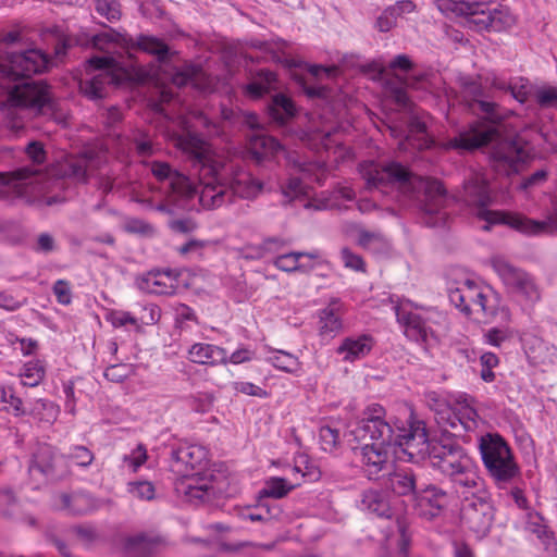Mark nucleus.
<instances>
[{
	"instance_id": "obj_1",
	"label": "nucleus",
	"mask_w": 557,
	"mask_h": 557,
	"mask_svg": "<svg viewBox=\"0 0 557 557\" xmlns=\"http://www.w3.org/2000/svg\"><path fill=\"white\" fill-rule=\"evenodd\" d=\"M352 434L362 443L354 450L370 480L380 479L391 469L392 445L401 447L410 459L424 458L425 451L430 448L422 421L411 424L409 430L397 428L396 432L386 419V410L379 404H371L363 410Z\"/></svg>"
},
{
	"instance_id": "obj_2",
	"label": "nucleus",
	"mask_w": 557,
	"mask_h": 557,
	"mask_svg": "<svg viewBox=\"0 0 557 557\" xmlns=\"http://www.w3.org/2000/svg\"><path fill=\"white\" fill-rule=\"evenodd\" d=\"M178 145L188 156L199 180V201L205 209H216L233 201L234 196L255 199L263 184L238 165L226 162L212 146L196 134L181 136Z\"/></svg>"
},
{
	"instance_id": "obj_3",
	"label": "nucleus",
	"mask_w": 557,
	"mask_h": 557,
	"mask_svg": "<svg viewBox=\"0 0 557 557\" xmlns=\"http://www.w3.org/2000/svg\"><path fill=\"white\" fill-rule=\"evenodd\" d=\"M359 172L368 189L397 187L401 193L409 194L419 202L428 225L437 226L445 223L444 208L447 202V191L441 181L413 175L396 161L363 162L359 165Z\"/></svg>"
},
{
	"instance_id": "obj_4",
	"label": "nucleus",
	"mask_w": 557,
	"mask_h": 557,
	"mask_svg": "<svg viewBox=\"0 0 557 557\" xmlns=\"http://www.w3.org/2000/svg\"><path fill=\"white\" fill-rule=\"evenodd\" d=\"M499 136L495 125L487 122H475L468 129L451 138L448 146L459 150H474L496 141L492 151L494 166L507 175L518 173L530 159L529 148L519 137L499 140Z\"/></svg>"
},
{
	"instance_id": "obj_5",
	"label": "nucleus",
	"mask_w": 557,
	"mask_h": 557,
	"mask_svg": "<svg viewBox=\"0 0 557 557\" xmlns=\"http://www.w3.org/2000/svg\"><path fill=\"white\" fill-rule=\"evenodd\" d=\"M430 466L448 478L456 493L473 497L488 491L484 479L473 459L459 445L443 442H430L425 451Z\"/></svg>"
},
{
	"instance_id": "obj_6",
	"label": "nucleus",
	"mask_w": 557,
	"mask_h": 557,
	"mask_svg": "<svg viewBox=\"0 0 557 557\" xmlns=\"http://www.w3.org/2000/svg\"><path fill=\"white\" fill-rule=\"evenodd\" d=\"M462 199L468 205L478 207V218L487 223L483 226L485 231H488L491 225L503 224L527 235H537L549 226L547 221H536L520 213L487 209L492 197L487 181L480 174H472L465 181Z\"/></svg>"
},
{
	"instance_id": "obj_7",
	"label": "nucleus",
	"mask_w": 557,
	"mask_h": 557,
	"mask_svg": "<svg viewBox=\"0 0 557 557\" xmlns=\"http://www.w3.org/2000/svg\"><path fill=\"white\" fill-rule=\"evenodd\" d=\"M50 100L49 87L42 81L14 86L1 108L7 128L17 135L25 128L26 122L39 114Z\"/></svg>"
},
{
	"instance_id": "obj_8",
	"label": "nucleus",
	"mask_w": 557,
	"mask_h": 557,
	"mask_svg": "<svg viewBox=\"0 0 557 557\" xmlns=\"http://www.w3.org/2000/svg\"><path fill=\"white\" fill-rule=\"evenodd\" d=\"M448 297L449 301L467 315L481 312L488 320L499 318L504 323L511 320L509 309L499 305L497 296L473 280L466 278L459 282L458 286L449 287Z\"/></svg>"
},
{
	"instance_id": "obj_9",
	"label": "nucleus",
	"mask_w": 557,
	"mask_h": 557,
	"mask_svg": "<svg viewBox=\"0 0 557 557\" xmlns=\"http://www.w3.org/2000/svg\"><path fill=\"white\" fill-rule=\"evenodd\" d=\"M483 466L498 488H506L520 476V468L508 443L497 433H486L479 438Z\"/></svg>"
},
{
	"instance_id": "obj_10",
	"label": "nucleus",
	"mask_w": 557,
	"mask_h": 557,
	"mask_svg": "<svg viewBox=\"0 0 557 557\" xmlns=\"http://www.w3.org/2000/svg\"><path fill=\"white\" fill-rule=\"evenodd\" d=\"M460 11L469 28L476 32H503L515 24L509 9L493 2L462 1Z\"/></svg>"
},
{
	"instance_id": "obj_11",
	"label": "nucleus",
	"mask_w": 557,
	"mask_h": 557,
	"mask_svg": "<svg viewBox=\"0 0 557 557\" xmlns=\"http://www.w3.org/2000/svg\"><path fill=\"white\" fill-rule=\"evenodd\" d=\"M97 70L99 73L89 79L81 81L82 94L90 100L102 99L108 94L110 85H119L121 79L114 73L115 61L111 57H92L87 61V71Z\"/></svg>"
},
{
	"instance_id": "obj_12",
	"label": "nucleus",
	"mask_w": 557,
	"mask_h": 557,
	"mask_svg": "<svg viewBox=\"0 0 557 557\" xmlns=\"http://www.w3.org/2000/svg\"><path fill=\"white\" fill-rule=\"evenodd\" d=\"M491 263L510 293L531 302L541 298L539 287L529 273L513 267L502 257H493Z\"/></svg>"
},
{
	"instance_id": "obj_13",
	"label": "nucleus",
	"mask_w": 557,
	"mask_h": 557,
	"mask_svg": "<svg viewBox=\"0 0 557 557\" xmlns=\"http://www.w3.org/2000/svg\"><path fill=\"white\" fill-rule=\"evenodd\" d=\"M495 508L488 491L473 497H466L461 519L463 523L479 536L486 535L493 524Z\"/></svg>"
},
{
	"instance_id": "obj_14",
	"label": "nucleus",
	"mask_w": 557,
	"mask_h": 557,
	"mask_svg": "<svg viewBox=\"0 0 557 557\" xmlns=\"http://www.w3.org/2000/svg\"><path fill=\"white\" fill-rule=\"evenodd\" d=\"M395 312L407 338L422 344H429L435 339L433 324L437 322L436 318H440L438 312L430 309L421 312L409 311L403 305L396 306Z\"/></svg>"
},
{
	"instance_id": "obj_15",
	"label": "nucleus",
	"mask_w": 557,
	"mask_h": 557,
	"mask_svg": "<svg viewBox=\"0 0 557 557\" xmlns=\"http://www.w3.org/2000/svg\"><path fill=\"white\" fill-rule=\"evenodd\" d=\"M208 465V451L199 445L181 444L171 451V471L177 476H186L195 471L205 470Z\"/></svg>"
},
{
	"instance_id": "obj_16",
	"label": "nucleus",
	"mask_w": 557,
	"mask_h": 557,
	"mask_svg": "<svg viewBox=\"0 0 557 557\" xmlns=\"http://www.w3.org/2000/svg\"><path fill=\"white\" fill-rule=\"evenodd\" d=\"M48 58L38 49H29L24 52H12L8 55V62L3 65V72L11 78H26L33 74L44 72L48 65Z\"/></svg>"
},
{
	"instance_id": "obj_17",
	"label": "nucleus",
	"mask_w": 557,
	"mask_h": 557,
	"mask_svg": "<svg viewBox=\"0 0 557 557\" xmlns=\"http://www.w3.org/2000/svg\"><path fill=\"white\" fill-rule=\"evenodd\" d=\"M29 471H38L51 480H60L70 474L64 457L57 454L49 444H38L33 453Z\"/></svg>"
},
{
	"instance_id": "obj_18",
	"label": "nucleus",
	"mask_w": 557,
	"mask_h": 557,
	"mask_svg": "<svg viewBox=\"0 0 557 557\" xmlns=\"http://www.w3.org/2000/svg\"><path fill=\"white\" fill-rule=\"evenodd\" d=\"M180 478L175 490L190 503H202L214 494L213 474L206 469Z\"/></svg>"
},
{
	"instance_id": "obj_19",
	"label": "nucleus",
	"mask_w": 557,
	"mask_h": 557,
	"mask_svg": "<svg viewBox=\"0 0 557 557\" xmlns=\"http://www.w3.org/2000/svg\"><path fill=\"white\" fill-rule=\"evenodd\" d=\"M150 170L153 176L160 181H168L171 190L173 194H176L182 197L190 198L196 194H199L200 186L199 184L196 186L190 180L173 170L169 163L161 161H152L150 163Z\"/></svg>"
},
{
	"instance_id": "obj_20",
	"label": "nucleus",
	"mask_w": 557,
	"mask_h": 557,
	"mask_svg": "<svg viewBox=\"0 0 557 557\" xmlns=\"http://www.w3.org/2000/svg\"><path fill=\"white\" fill-rule=\"evenodd\" d=\"M98 160L92 152L71 156L60 163V173L63 177L76 183H87L89 176L96 171Z\"/></svg>"
},
{
	"instance_id": "obj_21",
	"label": "nucleus",
	"mask_w": 557,
	"mask_h": 557,
	"mask_svg": "<svg viewBox=\"0 0 557 557\" xmlns=\"http://www.w3.org/2000/svg\"><path fill=\"white\" fill-rule=\"evenodd\" d=\"M140 290L154 295H172L178 287V280L170 270L150 271L137 280Z\"/></svg>"
},
{
	"instance_id": "obj_22",
	"label": "nucleus",
	"mask_w": 557,
	"mask_h": 557,
	"mask_svg": "<svg viewBox=\"0 0 557 557\" xmlns=\"http://www.w3.org/2000/svg\"><path fill=\"white\" fill-rule=\"evenodd\" d=\"M447 500L446 491L433 484L426 485L417 503L420 516L429 520L438 517L446 507Z\"/></svg>"
},
{
	"instance_id": "obj_23",
	"label": "nucleus",
	"mask_w": 557,
	"mask_h": 557,
	"mask_svg": "<svg viewBox=\"0 0 557 557\" xmlns=\"http://www.w3.org/2000/svg\"><path fill=\"white\" fill-rule=\"evenodd\" d=\"M431 407L435 413V421L443 432L459 435L462 432V422L459 419L456 405L453 407L436 396H431Z\"/></svg>"
},
{
	"instance_id": "obj_24",
	"label": "nucleus",
	"mask_w": 557,
	"mask_h": 557,
	"mask_svg": "<svg viewBox=\"0 0 557 557\" xmlns=\"http://www.w3.org/2000/svg\"><path fill=\"white\" fill-rule=\"evenodd\" d=\"M188 359L194 363L207 366L227 363V351L216 345L196 343L188 349Z\"/></svg>"
},
{
	"instance_id": "obj_25",
	"label": "nucleus",
	"mask_w": 557,
	"mask_h": 557,
	"mask_svg": "<svg viewBox=\"0 0 557 557\" xmlns=\"http://www.w3.org/2000/svg\"><path fill=\"white\" fill-rule=\"evenodd\" d=\"M38 174L39 171L34 166H22L8 173L0 172L1 196L4 197L8 189L21 193L24 186L32 184Z\"/></svg>"
},
{
	"instance_id": "obj_26",
	"label": "nucleus",
	"mask_w": 557,
	"mask_h": 557,
	"mask_svg": "<svg viewBox=\"0 0 557 557\" xmlns=\"http://www.w3.org/2000/svg\"><path fill=\"white\" fill-rule=\"evenodd\" d=\"M373 347V338L362 334L359 336H350L343 339L337 348V354L343 356L345 361L352 362L357 359L366 357Z\"/></svg>"
},
{
	"instance_id": "obj_27",
	"label": "nucleus",
	"mask_w": 557,
	"mask_h": 557,
	"mask_svg": "<svg viewBox=\"0 0 557 557\" xmlns=\"http://www.w3.org/2000/svg\"><path fill=\"white\" fill-rule=\"evenodd\" d=\"M320 253L317 250H312L309 252L298 251V252H288L284 255L277 256L273 260V264L281 271L284 272H295L301 271L306 272L312 268V265L301 263L300 260L302 258H308L310 260L318 259Z\"/></svg>"
},
{
	"instance_id": "obj_28",
	"label": "nucleus",
	"mask_w": 557,
	"mask_h": 557,
	"mask_svg": "<svg viewBox=\"0 0 557 557\" xmlns=\"http://www.w3.org/2000/svg\"><path fill=\"white\" fill-rule=\"evenodd\" d=\"M416 5L412 1H397L395 4L386 8L376 18L375 26L380 32L391 30L397 23V18L405 13H410Z\"/></svg>"
},
{
	"instance_id": "obj_29",
	"label": "nucleus",
	"mask_w": 557,
	"mask_h": 557,
	"mask_svg": "<svg viewBox=\"0 0 557 557\" xmlns=\"http://www.w3.org/2000/svg\"><path fill=\"white\" fill-rule=\"evenodd\" d=\"M361 507L379 517L391 518L392 508L387 496L377 490L364 491L361 498Z\"/></svg>"
},
{
	"instance_id": "obj_30",
	"label": "nucleus",
	"mask_w": 557,
	"mask_h": 557,
	"mask_svg": "<svg viewBox=\"0 0 557 557\" xmlns=\"http://www.w3.org/2000/svg\"><path fill=\"white\" fill-rule=\"evenodd\" d=\"M249 149L258 160H261L278 152L282 146L274 137L258 131L249 138Z\"/></svg>"
},
{
	"instance_id": "obj_31",
	"label": "nucleus",
	"mask_w": 557,
	"mask_h": 557,
	"mask_svg": "<svg viewBox=\"0 0 557 557\" xmlns=\"http://www.w3.org/2000/svg\"><path fill=\"white\" fill-rule=\"evenodd\" d=\"M62 508L67 510L72 515H86L96 509L94 498L84 493H77L73 495L62 494L60 496Z\"/></svg>"
},
{
	"instance_id": "obj_32",
	"label": "nucleus",
	"mask_w": 557,
	"mask_h": 557,
	"mask_svg": "<svg viewBox=\"0 0 557 557\" xmlns=\"http://www.w3.org/2000/svg\"><path fill=\"white\" fill-rule=\"evenodd\" d=\"M268 112L273 121L284 124L295 115L296 109L290 98L278 94L269 103Z\"/></svg>"
},
{
	"instance_id": "obj_33",
	"label": "nucleus",
	"mask_w": 557,
	"mask_h": 557,
	"mask_svg": "<svg viewBox=\"0 0 557 557\" xmlns=\"http://www.w3.org/2000/svg\"><path fill=\"white\" fill-rule=\"evenodd\" d=\"M335 305L336 301H333L320 311L319 331L325 338H333L342 330V320L334 308Z\"/></svg>"
},
{
	"instance_id": "obj_34",
	"label": "nucleus",
	"mask_w": 557,
	"mask_h": 557,
	"mask_svg": "<svg viewBox=\"0 0 557 557\" xmlns=\"http://www.w3.org/2000/svg\"><path fill=\"white\" fill-rule=\"evenodd\" d=\"M132 47H136L144 52L156 55L159 61H163L169 53L168 45L160 38L149 35H140L136 41H129Z\"/></svg>"
},
{
	"instance_id": "obj_35",
	"label": "nucleus",
	"mask_w": 557,
	"mask_h": 557,
	"mask_svg": "<svg viewBox=\"0 0 557 557\" xmlns=\"http://www.w3.org/2000/svg\"><path fill=\"white\" fill-rule=\"evenodd\" d=\"M387 486L397 495H409L416 491V476L409 470L389 473Z\"/></svg>"
},
{
	"instance_id": "obj_36",
	"label": "nucleus",
	"mask_w": 557,
	"mask_h": 557,
	"mask_svg": "<svg viewBox=\"0 0 557 557\" xmlns=\"http://www.w3.org/2000/svg\"><path fill=\"white\" fill-rule=\"evenodd\" d=\"M203 76V71L199 65L186 64L173 74L172 83L177 87L193 85L196 88H202Z\"/></svg>"
},
{
	"instance_id": "obj_37",
	"label": "nucleus",
	"mask_w": 557,
	"mask_h": 557,
	"mask_svg": "<svg viewBox=\"0 0 557 557\" xmlns=\"http://www.w3.org/2000/svg\"><path fill=\"white\" fill-rule=\"evenodd\" d=\"M462 91L471 100L476 101L479 103V107L482 112H484L488 115L494 114L495 109H496V103L482 100V98L484 97V90H483L481 83L473 81V79H466L462 83Z\"/></svg>"
},
{
	"instance_id": "obj_38",
	"label": "nucleus",
	"mask_w": 557,
	"mask_h": 557,
	"mask_svg": "<svg viewBox=\"0 0 557 557\" xmlns=\"http://www.w3.org/2000/svg\"><path fill=\"white\" fill-rule=\"evenodd\" d=\"M275 81L276 74L274 72L262 69L258 71L256 81L246 86V92L258 99L273 87Z\"/></svg>"
},
{
	"instance_id": "obj_39",
	"label": "nucleus",
	"mask_w": 557,
	"mask_h": 557,
	"mask_svg": "<svg viewBox=\"0 0 557 557\" xmlns=\"http://www.w3.org/2000/svg\"><path fill=\"white\" fill-rule=\"evenodd\" d=\"M267 360L276 369L287 373H296L301 367V363L296 356L284 350H271V355Z\"/></svg>"
},
{
	"instance_id": "obj_40",
	"label": "nucleus",
	"mask_w": 557,
	"mask_h": 557,
	"mask_svg": "<svg viewBox=\"0 0 557 557\" xmlns=\"http://www.w3.org/2000/svg\"><path fill=\"white\" fill-rule=\"evenodd\" d=\"M27 413L39 421L52 423L58 418L59 408L53 403L40 398L30 404Z\"/></svg>"
},
{
	"instance_id": "obj_41",
	"label": "nucleus",
	"mask_w": 557,
	"mask_h": 557,
	"mask_svg": "<svg viewBox=\"0 0 557 557\" xmlns=\"http://www.w3.org/2000/svg\"><path fill=\"white\" fill-rule=\"evenodd\" d=\"M459 419L462 422V432L472 431L478 425L479 414L475 408L469 403L466 396H460L456 400Z\"/></svg>"
},
{
	"instance_id": "obj_42",
	"label": "nucleus",
	"mask_w": 557,
	"mask_h": 557,
	"mask_svg": "<svg viewBox=\"0 0 557 557\" xmlns=\"http://www.w3.org/2000/svg\"><path fill=\"white\" fill-rule=\"evenodd\" d=\"M45 367L39 360H32L24 364L20 376L25 386L35 387L40 384L45 377Z\"/></svg>"
},
{
	"instance_id": "obj_43",
	"label": "nucleus",
	"mask_w": 557,
	"mask_h": 557,
	"mask_svg": "<svg viewBox=\"0 0 557 557\" xmlns=\"http://www.w3.org/2000/svg\"><path fill=\"white\" fill-rule=\"evenodd\" d=\"M63 457L66 463L67 461H71L82 468L89 467L95 459L94 453L84 445H74L70 447L69 453L63 455Z\"/></svg>"
},
{
	"instance_id": "obj_44",
	"label": "nucleus",
	"mask_w": 557,
	"mask_h": 557,
	"mask_svg": "<svg viewBox=\"0 0 557 557\" xmlns=\"http://www.w3.org/2000/svg\"><path fill=\"white\" fill-rule=\"evenodd\" d=\"M527 530L535 534L544 543L548 544L552 540V533L548 528L544 524L543 517L533 510H530L527 515Z\"/></svg>"
},
{
	"instance_id": "obj_45",
	"label": "nucleus",
	"mask_w": 557,
	"mask_h": 557,
	"mask_svg": "<svg viewBox=\"0 0 557 557\" xmlns=\"http://www.w3.org/2000/svg\"><path fill=\"white\" fill-rule=\"evenodd\" d=\"M96 12L109 22H116L122 16L119 0H94Z\"/></svg>"
},
{
	"instance_id": "obj_46",
	"label": "nucleus",
	"mask_w": 557,
	"mask_h": 557,
	"mask_svg": "<svg viewBox=\"0 0 557 557\" xmlns=\"http://www.w3.org/2000/svg\"><path fill=\"white\" fill-rule=\"evenodd\" d=\"M321 448L326 453H332L339 447L341 436L336 428L323 425L319 430Z\"/></svg>"
},
{
	"instance_id": "obj_47",
	"label": "nucleus",
	"mask_w": 557,
	"mask_h": 557,
	"mask_svg": "<svg viewBox=\"0 0 557 557\" xmlns=\"http://www.w3.org/2000/svg\"><path fill=\"white\" fill-rule=\"evenodd\" d=\"M293 486L283 478H271L265 482L262 494L268 497L282 498L288 494Z\"/></svg>"
},
{
	"instance_id": "obj_48",
	"label": "nucleus",
	"mask_w": 557,
	"mask_h": 557,
	"mask_svg": "<svg viewBox=\"0 0 557 557\" xmlns=\"http://www.w3.org/2000/svg\"><path fill=\"white\" fill-rule=\"evenodd\" d=\"M513 332L508 326L492 327L487 330L484 335V343L494 347H500L505 342L509 341Z\"/></svg>"
},
{
	"instance_id": "obj_49",
	"label": "nucleus",
	"mask_w": 557,
	"mask_h": 557,
	"mask_svg": "<svg viewBox=\"0 0 557 557\" xmlns=\"http://www.w3.org/2000/svg\"><path fill=\"white\" fill-rule=\"evenodd\" d=\"M148 459L147 448L144 444H138L128 455L123 457V462L136 472Z\"/></svg>"
},
{
	"instance_id": "obj_50",
	"label": "nucleus",
	"mask_w": 557,
	"mask_h": 557,
	"mask_svg": "<svg viewBox=\"0 0 557 557\" xmlns=\"http://www.w3.org/2000/svg\"><path fill=\"white\" fill-rule=\"evenodd\" d=\"M161 318L160 308L154 304H149L143 307L140 315L136 317L138 324L136 330L140 331L144 325H153L159 322Z\"/></svg>"
},
{
	"instance_id": "obj_51",
	"label": "nucleus",
	"mask_w": 557,
	"mask_h": 557,
	"mask_svg": "<svg viewBox=\"0 0 557 557\" xmlns=\"http://www.w3.org/2000/svg\"><path fill=\"white\" fill-rule=\"evenodd\" d=\"M104 319L115 329L125 326L127 324H132L136 327L138 324L136 317L132 315L131 312L123 310H110L106 313Z\"/></svg>"
},
{
	"instance_id": "obj_52",
	"label": "nucleus",
	"mask_w": 557,
	"mask_h": 557,
	"mask_svg": "<svg viewBox=\"0 0 557 557\" xmlns=\"http://www.w3.org/2000/svg\"><path fill=\"white\" fill-rule=\"evenodd\" d=\"M212 244L213 243L210 240L191 238L184 245L180 246L177 248V252L183 257L191 255L201 258L203 256V250Z\"/></svg>"
},
{
	"instance_id": "obj_53",
	"label": "nucleus",
	"mask_w": 557,
	"mask_h": 557,
	"mask_svg": "<svg viewBox=\"0 0 557 557\" xmlns=\"http://www.w3.org/2000/svg\"><path fill=\"white\" fill-rule=\"evenodd\" d=\"M129 494L140 500H151L154 497V486L151 482L139 481L128 483Z\"/></svg>"
},
{
	"instance_id": "obj_54",
	"label": "nucleus",
	"mask_w": 557,
	"mask_h": 557,
	"mask_svg": "<svg viewBox=\"0 0 557 557\" xmlns=\"http://www.w3.org/2000/svg\"><path fill=\"white\" fill-rule=\"evenodd\" d=\"M129 41H132L131 38L127 39L125 36L112 28H110L109 32L100 33L92 37L94 46L99 49H103V46L110 42L124 44L128 46Z\"/></svg>"
},
{
	"instance_id": "obj_55",
	"label": "nucleus",
	"mask_w": 557,
	"mask_h": 557,
	"mask_svg": "<svg viewBox=\"0 0 557 557\" xmlns=\"http://www.w3.org/2000/svg\"><path fill=\"white\" fill-rule=\"evenodd\" d=\"M1 400L9 405L8 410L12 411L14 416H24L27 413V410L23 406V400L14 394L12 388L2 389Z\"/></svg>"
},
{
	"instance_id": "obj_56",
	"label": "nucleus",
	"mask_w": 557,
	"mask_h": 557,
	"mask_svg": "<svg viewBox=\"0 0 557 557\" xmlns=\"http://www.w3.org/2000/svg\"><path fill=\"white\" fill-rule=\"evenodd\" d=\"M531 86L529 85L528 81L524 78H519L517 83H509V87L507 88V91H510L511 96L519 101L520 103H523L528 100L530 94H531Z\"/></svg>"
},
{
	"instance_id": "obj_57",
	"label": "nucleus",
	"mask_w": 557,
	"mask_h": 557,
	"mask_svg": "<svg viewBox=\"0 0 557 557\" xmlns=\"http://www.w3.org/2000/svg\"><path fill=\"white\" fill-rule=\"evenodd\" d=\"M341 257L346 268L351 269L354 271H366V264L363 259L359 255L354 253L349 248H342Z\"/></svg>"
},
{
	"instance_id": "obj_58",
	"label": "nucleus",
	"mask_w": 557,
	"mask_h": 557,
	"mask_svg": "<svg viewBox=\"0 0 557 557\" xmlns=\"http://www.w3.org/2000/svg\"><path fill=\"white\" fill-rule=\"evenodd\" d=\"M536 102L543 108L556 107L557 106V88L544 87L540 88L535 92Z\"/></svg>"
},
{
	"instance_id": "obj_59",
	"label": "nucleus",
	"mask_w": 557,
	"mask_h": 557,
	"mask_svg": "<svg viewBox=\"0 0 557 557\" xmlns=\"http://www.w3.org/2000/svg\"><path fill=\"white\" fill-rule=\"evenodd\" d=\"M162 539L157 535L140 533L132 536L128 541L131 545L139 546L146 549H153L162 543Z\"/></svg>"
},
{
	"instance_id": "obj_60",
	"label": "nucleus",
	"mask_w": 557,
	"mask_h": 557,
	"mask_svg": "<svg viewBox=\"0 0 557 557\" xmlns=\"http://www.w3.org/2000/svg\"><path fill=\"white\" fill-rule=\"evenodd\" d=\"M27 302L26 298L18 299L14 295L0 290V308L13 312L22 308Z\"/></svg>"
},
{
	"instance_id": "obj_61",
	"label": "nucleus",
	"mask_w": 557,
	"mask_h": 557,
	"mask_svg": "<svg viewBox=\"0 0 557 557\" xmlns=\"http://www.w3.org/2000/svg\"><path fill=\"white\" fill-rule=\"evenodd\" d=\"M128 366L125 363H117L108 367L103 373L108 381L120 383L128 376Z\"/></svg>"
},
{
	"instance_id": "obj_62",
	"label": "nucleus",
	"mask_w": 557,
	"mask_h": 557,
	"mask_svg": "<svg viewBox=\"0 0 557 557\" xmlns=\"http://www.w3.org/2000/svg\"><path fill=\"white\" fill-rule=\"evenodd\" d=\"M305 186L299 177H290L285 185L282 186L283 195L293 200L304 194Z\"/></svg>"
},
{
	"instance_id": "obj_63",
	"label": "nucleus",
	"mask_w": 557,
	"mask_h": 557,
	"mask_svg": "<svg viewBox=\"0 0 557 557\" xmlns=\"http://www.w3.org/2000/svg\"><path fill=\"white\" fill-rule=\"evenodd\" d=\"M234 389L238 393L249 395V396H255V397H260V398L268 397L267 391H264L263 388H261L260 386H258L251 382H235Z\"/></svg>"
},
{
	"instance_id": "obj_64",
	"label": "nucleus",
	"mask_w": 557,
	"mask_h": 557,
	"mask_svg": "<svg viewBox=\"0 0 557 557\" xmlns=\"http://www.w3.org/2000/svg\"><path fill=\"white\" fill-rule=\"evenodd\" d=\"M53 293L58 302L62 305H69L71 302V289L66 281H57L53 285Z\"/></svg>"
}]
</instances>
